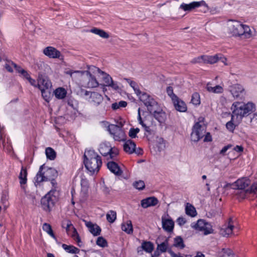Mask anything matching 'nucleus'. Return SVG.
Segmentation results:
<instances>
[{
  "instance_id": "13",
  "label": "nucleus",
  "mask_w": 257,
  "mask_h": 257,
  "mask_svg": "<svg viewBox=\"0 0 257 257\" xmlns=\"http://www.w3.org/2000/svg\"><path fill=\"white\" fill-rule=\"evenodd\" d=\"M201 6L208 8V5L205 3V2L204 1H201L200 2H193L189 4L183 3L180 5V8L185 11H190L196 8H198Z\"/></svg>"
},
{
  "instance_id": "52",
  "label": "nucleus",
  "mask_w": 257,
  "mask_h": 257,
  "mask_svg": "<svg viewBox=\"0 0 257 257\" xmlns=\"http://www.w3.org/2000/svg\"><path fill=\"white\" fill-rule=\"evenodd\" d=\"M202 231L205 235L212 233L213 229L212 228L211 225L209 223L206 222L204 228Z\"/></svg>"
},
{
  "instance_id": "42",
  "label": "nucleus",
  "mask_w": 257,
  "mask_h": 257,
  "mask_svg": "<svg viewBox=\"0 0 257 257\" xmlns=\"http://www.w3.org/2000/svg\"><path fill=\"white\" fill-rule=\"evenodd\" d=\"M42 228L44 231H46L49 235H50L52 237L55 239V236L53 233V231L52 229L51 226L47 223H45L43 224Z\"/></svg>"
},
{
  "instance_id": "20",
  "label": "nucleus",
  "mask_w": 257,
  "mask_h": 257,
  "mask_svg": "<svg viewBox=\"0 0 257 257\" xmlns=\"http://www.w3.org/2000/svg\"><path fill=\"white\" fill-rule=\"evenodd\" d=\"M136 144L131 140L126 141L123 145L124 151L129 154H131L134 153L140 154V152L136 151Z\"/></svg>"
},
{
  "instance_id": "39",
  "label": "nucleus",
  "mask_w": 257,
  "mask_h": 257,
  "mask_svg": "<svg viewBox=\"0 0 257 257\" xmlns=\"http://www.w3.org/2000/svg\"><path fill=\"white\" fill-rule=\"evenodd\" d=\"M169 247L168 240L166 239L163 242L158 244L157 250L161 251L162 252H165L167 250Z\"/></svg>"
},
{
  "instance_id": "60",
  "label": "nucleus",
  "mask_w": 257,
  "mask_h": 257,
  "mask_svg": "<svg viewBox=\"0 0 257 257\" xmlns=\"http://www.w3.org/2000/svg\"><path fill=\"white\" fill-rule=\"evenodd\" d=\"M12 62H8L5 65V68L6 69L10 72H13V70L12 67H14L13 65H11V63Z\"/></svg>"
},
{
  "instance_id": "43",
  "label": "nucleus",
  "mask_w": 257,
  "mask_h": 257,
  "mask_svg": "<svg viewBox=\"0 0 257 257\" xmlns=\"http://www.w3.org/2000/svg\"><path fill=\"white\" fill-rule=\"evenodd\" d=\"M106 219L109 223H113L116 218V213L113 210L109 211L106 214Z\"/></svg>"
},
{
  "instance_id": "45",
  "label": "nucleus",
  "mask_w": 257,
  "mask_h": 257,
  "mask_svg": "<svg viewBox=\"0 0 257 257\" xmlns=\"http://www.w3.org/2000/svg\"><path fill=\"white\" fill-rule=\"evenodd\" d=\"M85 72L86 71H74V73L76 74L71 78L75 80L83 79L85 78Z\"/></svg>"
},
{
  "instance_id": "55",
  "label": "nucleus",
  "mask_w": 257,
  "mask_h": 257,
  "mask_svg": "<svg viewBox=\"0 0 257 257\" xmlns=\"http://www.w3.org/2000/svg\"><path fill=\"white\" fill-rule=\"evenodd\" d=\"M11 65L13 66V67L16 69L17 71L20 73L21 74L22 73V71L23 72L25 70L22 68L20 66H18L14 62L11 63Z\"/></svg>"
},
{
  "instance_id": "64",
  "label": "nucleus",
  "mask_w": 257,
  "mask_h": 257,
  "mask_svg": "<svg viewBox=\"0 0 257 257\" xmlns=\"http://www.w3.org/2000/svg\"><path fill=\"white\" fill-rule=\"evenodd\" d=\"M205 138L204 139V142H210L211 141V136L210 133H207L206 134H205Z\"/></svg>"
},
{
  "instance_id": "29",
  "label": "nucleus",
  "mask_w": 257,
  "mask_h": 257,
  "mask_svg": "<svg viewBox=\"0 0 257 257\" xmlns=\"http://www.w3.org/2000/svg\"><path fill=\"white\" fill-rule=\"evenodd\" d=\"M121 229L123 231L127 234H131L133 232V228L131 220H127L125 222L122 223Z\"/></svg>"
},
{
  "instance_id": "37",
  "label": "nucleus",
  "mask_w": 257,
  "mask_h": 257,
  "mask_svg": "<svg viewBox=\"0 0 257 257\" xmlns=\"http://www.w3.org/2000/svg\"><path fill=\"white\" fill-rule=\"evenodd\" d=\"M239 123H237L236 122V118L234 117V120H232V119L228 121L226 124V128L230 132H232L235 126H237Z\"/></svg>"
},
{
  "instance_id": "7",
  "label": "nucleus",
  "mask_w": 257,
  "mask_h": 257,
  "mask_svg": "<svg viewBox=\"0 0 257 257\" xmlns=\"http://www.w3.org/2000/svg\"><path fill=\"white\" fill-rule=\"evenodd\" d=\"M203 119L204 118L200 117L199 122L194 124L191 135V139L192 141L198 142L206 134V126L203 123Z\"/></svg>"
},
{
  "instance_id": "24",
  "label": "nucleus",
  "mask_w": 257,
  "mask_h": 257,
  "mask_svg": "<svg viewBox=\"0 0 257 257\" xmlns=\"http://www.w3.org/2000/svg\"><path fill=\"white\" fill-rule=\"evenodd\" d=\"M158 203V200L155 197H150L141 201V206L144 208L154 206Z\"/></svg>"
},
{
  "instance_id": "44",
  "label": "nucleus",
  "mask_w": 257,
  "mask_h": 257,
  "mask_svg": "<svg viewBox=\"0 0 257 257\" xmlns=\"http://www.w3.org/2000/svg\"><path fill=\"white\" fill-rule=\"evenodd\" d=\"M173 245L181 249L183 248L185 246L183 239L180 236H177L174 238Z\"/></svg>"
},
{
  "instance_id": "18",
  "label": "nucleus",
  "mask_w": 257,
  "mask_h": 257,
  "mask_svg": "<svg viewBox=\"0 0 257 257\" xmlns=\"http://www.w3.org/2000/svg\"><path fill=\"white\" fill-rule=\"evenodd\" d=\"M154 245L150 241H144L142 243L140 247H138L137 251L139 254H143V250H145L147 252L151 253L153 250Z\"/></svg>"
},
{
  "instance_id": "63",
  "label": "nucleus",
  "mask_w": 257,
  "mask_h": 257,
  "mask_svg": "<svg viewBox=\"0 0 257 257\" xmlns=\"http://www.w3.org/2000/svg\"><path fill=\"white\" fill-rule=\"evenodd\" d=\"M231 147V145H228L224 147L222 150L220 151V153L221 154L224 155V154Z\"/></svg>"
},
{
  "instance_id": "51",
  "label": "nucleus",
  "mask_w": 257,
  "mask_h": 257,
  "mask_svg": "<svg viewBox=\"0 0 257 257\" xmlns=\"http://www.w3.org/2000/svg\"><path fill=\"white\" fill-rule=\"evenodd\" d=\"M42 93V96L44 98V99L47 101H48L50 97V89L47 90L46 89H41L40 90Z\"/></svg>"
},
{
  "instance_id": "49",
  "label": "nucleus",
  "mask_w": 257,
  "mask_h": 257,
  "mask_svg": "<svg viewBox=\"0 0 257 257\" xmlns=\"http://www.w3.org/2000/svg\"><path fill=\"white\" fill-rule=\"evenodd\" d=\"M248 194H254L257 195V181L252 183L249 187Z\"/></svg>"
},
{
  "instance_id": "34",
  "label": "nucleus",
  "mask_w": 257,
  "mask_h": 257,
  "mask_svg": "<svg viewBox=\"0 0 257 257\" xmlns=\"http://www.w3.org/2000/svg\"><path fill=\"white\" fill-rule=\"evenodd\" d=\"M90 32L93 34L99 36L102 38L107 39L109 38V35L103 30L97 28H93L90 30Z\"/></svg>"
},
{
  "instance_id": "19",
  "label": "nucleus",
  "mask_w": 257,
  "mask_h": 257,
  "mask_svg": "<svg viewBox=\"0 0 257 257\" xmlns=\"http://www.w3.org/2000/svg\"><path fill=\"white\" fill-rule=\"evenodd\" d=\"M229 91L234 98H238L243 92L244 88L241 85L235 84L229 87Z\"/></svg>"
},
{
  "instance_id": "16",
  "label": "nucleus",
  "mask_w": 257,
  "mask_h": 257,
  "mask_svg": "<svg viewBox=\"0 0 257 257\" xmlns=\"http://www.w3.org/2000/svg\"><path fill=\"white\" fill-rule=\"evenodd\" d=\"M44 54L50 58H60L61 54L54 47H47L43 50Z\"/></svg>"
},
{
  "instance_id": "54",
  "label": "nucleus",
  "mask_w": 257,
  "mask_h": 257,
  "mask_svg": "<svg viewBox=\"0 0 257 257\" xmlns=\"http://www.w3.org/2000/svg\"><path fill=\"white\" fill-rule=\"evenodd\" d=\"M202 62L204 63V55L195 58L193 59L191 61V63L194 64Z\"/></svg>"
},
{
  "instance_id": "56",
  "label": "nucleus",
  "mask_w": 257,
  "mask_h": 257,
  "mask_svg": "<svg viewBox=\"0 0 257 257\" xmlns=\"http://www.w3.org/2000/svg\"><path fill=\"white\" fill-rule=\"evenodd\" d=\"M73 225L71 224V223L70 221H68L66 227V230L67 233V234H70V232L71 231V230L74 228Z\"/></svg>"
},
{
  "instance_id": "59",
  "label": "nucleus",
  "mask_w": 257,
  "mask_h": 257,
  "mask_svg": "<svg viewBox=\"0 0 257 257\" xmlns=\"http://www.w3.org/2000/svg\"><path fill=\"white\" fill-rule=\"evenodd\" d=\"M28 80L29 81V83L31 84V85L35 87H38V81L36 82V81L35 79L32 78L31 77H29Z\"/></svg>"
},
{
  "instance_id": "4",
  "label": "nucleus",
  "mask_w": 257,
  "mask_h": 257,
  "mask_svg": "<svg viewBox=\"0 0 257 257\" xmlns=\"http://www.w3.org/2000/svg\"><path fill=\"white\" fill-rule=\"evenodd\" d=\"M229 33L235 36H242L244 38L251 37V32L249 27L241 24L239 22L230 20L227 24Z\"/></svg>"
},
{
  "instance_id": "1",
  "label": "nucleus",
  "mask_w": 257,
  "mask_h": 257,
  "mask_svg": "<svg viewBox=\"0 0 257 257\" xmlns=\"http://www.w3.org/2000/svg\"><path fill=\"white\" fill-rule=\"evenodd\" d=\"M231 109L232 119L234 120L236 117L237 123H239L243 117L248 116L255 110V105L250 102L245 103L236 101L232 104Z\"/></svg>"
},
{
  "instance_id": "61",
  "label": "nucleus",
  "mask_w": 257,
  "mask_h": 257,
  "mask_svg": "<svg viewBox=\"0 0 257 257\" xmlns=\"http://www.w3.org/2000/svg\"><path fill=\"white\" fill-rule=\"evenodd\" d=\"M221 58H219V61L222 62L225 65H228L229 63L227 62V59L224 57L222 54H219Z\"/></svg>"
},
{
  "instance_id": "36",
  "label": "nucleus",
  "mask_w": 257,
  "mask_h": 257,
  "mask_svg": "<svg viewBox=\"0 0 257 257\" xmlns=\"http://www.w3.org/2000/svg\"><path fill=\"white\" fill-rule=\"evenodd\" d=\"M54 93L57 98L63 99L66 96L67 92L64 88L60 87L55 90Z\"/></svg>"
},
{
  "instance_id": "25",
  "label": "nucleus",
  "mask_w": 257,
  "mask_h": 257,
  "mask_svg": "<svg viewBox=\"0 0 257 257\" xmlns=\"http://www.w3.org/2000/svg\"><path fill=\"white\" fill-rule=\"evenodd\" d=\"M85 77H86L88 79V82L87 83V86L89 88H95L98 86L99 83L98 81L96 80L95 77L92 76L91 73L86 71Z\"/></svg>"
},
{
  "instance_id": "35",
  "label": "nucleus",
  "mask_w": 257,
  "mask_h": 257,
  "mask_svg": "<svg viewBox=\"0 0 257 257\" xmlns=\"http://www.w3.org/2000/svg\"><path fill=\"white\" fill-rule=\"evenodd\" d=\"M68 234L71 236L76 241L79 246H81L82 242L77 230L75 228H73L70 232V234Z\"/></svg>"
},
{
  "instance_id": "14",
  "label": "nucleus",
  "mask_w": 257,
  "mask_h": 257,
  "mask_svg": "<svg viewBox=\"0 0 257 257\" xmlns=\"http://www.w3.org/2000/svg\"><path fill=\"white\" fill-rule=\"evenodd\" d=\"M150 113H152L154 118L160 123H165L167 119V115L159 106L158 107L154 109V110H152V112H150Z\"/></svg>"
},
{
  "instance_id": "40",
  "label": "nucleus",
  "mask_w": 257,
  "mask_h": 257,
  "mask_svg": "<svg viewBox=\"0 0 257 257\" xmlns=\"http://www.w3.org/2000/svg\"><path fill=\"white\" fill-rule=\"evenodd\" d=\"M45 154L48 159L53 160L56 158V152L51 148L48 147L46 149Z\"/></svg>"
},
{
  "instance_id": "26",
  "label": "nucleus",
  "mask_w": 257,
  "mask_h": 257,
  "mask_svg": "<svg viewBox=\"0 0 257 257\" xmlns=\"http://www.w3.org/2000/svg\"><path fill=\"white\" fill-rule=\"evenodd\" d=\"M174 105L176 109L180 112H185L187 110V106L185 103L177 97L173 100Z\"/></svg>"
},
{
  "instance_id": "27",
  "label": "nucleus",
  "mask_w": 257,
  "mask_h": 257,
  "mask_svg": "<svg viewBox=\"0 0 257 257\" xmlns=\"http://www.w3.org/2000/svg\"><path fill=\"white\" fill-rule=\"evenodd\" d=\"M139 122L140 124L142 125V127L144 128L145 131L146 132L149 133L150 134H151V130L149 126V124L148 122V120L147 118H145L144 120H143L141 116V109L139 108L138 109V117Z\"/></svg>"
},
{
  "instance_id": "50",
  "label": "nucleus",
  "mask_w": 257,
  "mask_h": 257,
  "mask_svg": "<svg viewBox=\"0 0 257 257\" xmlns=\"http://www.w3.org/2000/svg\"><path fill=\"white\" fill-rule=\"evenodd\" d=\"M96 244L99 246L104 247L107 246V241L103 237H98L96 240Z\"/></svg>"
},
{
  "instance_id": "21",
  "label": "nucleus",
  "mask_w": 257,
  "mask_h": 257,
  "mask_svg": "<svg viewBox=\"0 0 257 257\" xmlns=\"http://www.w3.org/2000/svg\"><path fill=\"white\" fill-rule=\"evenodd\" d=\"M27 175L28 173L26 168L24 166H22L18 178L20 180L21 187L24 190H25V185L27 182Z\"/></svg>"
},
{
  "instance_id": "11",
  "label": "nucleus",
  "mask_w": 257,
  "mask_h": 257,
  "mask_svg": "<svg viewBox=\"0 0 257 257\" xmlns=\"http://www.w3.org/2000/svg\"><path fill=\"white\" fill-rule=\"evenodd\" d=\"M141 101L147 107L149 112H152L154 109L158 107L157 102L150 95L145 93L142 92V94L138 96Z\"/></svg>"
},
{
  "instance_id": "2",
  "label": "nucleus",
  "mask_w": 257,
  "mask_h": 257,
  "mask_svg": "<svg viewBox=\"0 0 257 257\" xmlns=\"http://www.w3.org/2000/svg\"><path fill=\"white\" fill-rule=\"evenodd\" d=\"M83 162L91 175L97 173L102 165L101 157L92 150L85 151Z\"/></svg>"
},
{
  "instance_id": "15",
  "label": "nucleus",
  "mask_w": 257,
  "mask_h": 257,
  "mask_svg": "<svg viewBox=\"0 0 257 257\" xmlns=\"http://www.w3.org/2000/svg\"><path fill=\"white\" fill-rule=\"evenodd\" d=\"M233 228L232 218H230L228 223L222 226L220 229V233L222 236L227 237L232 233Z\"/></svg>"
},
{
  "instance_id": "47",
  "label": "nucleus",
  "mask_w": 257,
  "mask_h": 257,
  "mask_svg": "<svg viewBox=\"0 0 257 257\" xmlns=\"http://www.w3.org/2000/svg\"><path fill=\"white\" fill-rule=\"evenodd\" d=\"M191 102L195 105L199 104L200 103V95L197 92H195L192 94Z\"/></svg>"
},
{
  "instance_id": "48",
  "label": "nucleus",
  "mask_w": 257,
  "mask_h": 257,
  "mask_svg": "<svg viewBox=\"0 0 257 257\" xmlns=\"http://www.w3.org/2000/svg\"><path fill=\"white\" fill-rule=\"evenodd\" d=\"M133 186L136 189L141 190L145 188V184L143 181L139 180L133 183Z\"/></svg>"
},
{
  "instance_id": "22",
  "label": "nucleus",
  "mask_w": 257,
  "mask_h": 257,
  "mask_svg": "<svg viewBox=\"0 0 257 257\" xmlns=\"http://www.w3.org/2000/svg\"><path fill=\"white\" fill-rule=\"evenodd\" d=\"M162 227L166 231L171 232L173 231L174 226V222L173 220L169 218H162Z\"/></svg>"
},
{
  "instance_id": "31",
  "label": "nucleus",
  "mask_w": 257,
  "mask_h": 257,
  "mask_svg": "<svg viewBox=\"0 0 257 257\" xmlns=\"http://www.w3.org/2000/svg\"><path fill=\"white\" fill-rule=\"evenodd\" d=\"M185 212L187 215L191 217H195L197 215L195 208L189 203H187L186 205Z\"/></svg>"
},
{
  "instance_id": "32",
  "label": "nucleus",
  "mask_w": 257,
  "mask_h": 257,
  "mask_svg": "<svg viewBox=\"0 0 257 257\" xmlns=\"http://www.w3.org/2000/svg\"><path fill=\"white\" fill-rule=\"evenodd\" d=\"M97 71L98 72L102 75V79L103 81L105 83V85L106 86H108V85H110V83L112 82V79L111 77V76L108 75V74L105 73L104 72L101 71L99 69L97 68Z\"/></svg>"
},
{
  "instance_id": "62",
  "label": "nucleus",
  "mask_w": 257,
  "mask_h": 257,
  "mask_svg": "<svg viewBox=\"0 0 257 257\" xmlns=\"http://www.w3.org/2000/svg\"><path fill=\"white\" fill-rule=\"evenodd\" d=\"M137 133L133 131V128L130 130L128 135L131 138H135L137 137Z\"/></svg>"
},
{
  "instance_id": "5",
  "label": "nucleus",
  "mask_w": 257,
  "mask_h": 257,
  "mask_svg": "<svg viewBox=\"0 0 257 257\" xmlns=\"http://www.w3.org/2000/svg\"><path fill=\"white\" fill-rule=\"evenodd\" d=\"M250 180L243 177L237 180L233 183V189L236 190L235 195L238 199H243L248 195L249 185H250Z\"/></svg>"
},
{
  "instance_id": "23",
  "label": "nucleus",
  "mask_w": 257,
  "mask_h": 257,
  "mask_svg": "<svg viewBox=\"0 0 257 257\" xmlns=\"http://www.w3.org/2000/svg\"><path fill=\"white\" fill-rule=\"evenodd\" d=\"M85 224L88 228L89 231L94 235L97 236L100 234L101 231L100 227L96 224H94L90 221L84 220Z\"/></svg>"
},
{
  "instance_id": "3",
  "label": "nucleus",
  "mask_w": 257,
  "mask_h": 257,
  "mask_svg": "<svg viewBox=\"0 0 257 257\" xmlns=\"http://www.w3.org/2000/svg\"><path fill=\"white\" fill-rule=\"evenodd\" d=\"M57 176L58 172L56 169L43 165L40 166L39 170L34 178L35 185L37 186L43 182L50 181L52 186L55 188L56 182L55 179Z\"/></svg>"
},
{
  "instance_id": "58",
  "label": "nucleus",
  "mask_w": 257,
  "mask_h": 257,
  "mask_svg": "<svg viewBox=\"0 0 257 257\" xmlns=\"http://www.w3.org/2000/svg\"><path fill=\"white\" fill-rule=\"evenodd\" d=\"M110 85H108L107 86L111 87L112 89L114 90H118L119 89V86L117 84V83L116 82H114L113 80H112V82H110Z\"/></svg>"
},
{
  "instance_id": "8",
  "label": "nucleus",
  "mask_w": 257,
  "mask_h": 257,
  "mask_svg": "<svg viewBox=\"0 0 257 257\" xmlns=\"http://www.w3.org/2000/svg\"><path fill=\"white\" fill-rule=\"evenodd\" d=\"M80 95L95 106L100 105L103 100V96L96 92H91L81 89L80 91Z\"/></svg>"
},
{
  "instance_id": "53",
  "label": "nucleus",
  "mask_w": 257,
  "mask_h": 257,
  "mask_svg": "<svg viewBox=\"0 0 257 257\" xmlns=\"http://www.w3.org/2000/svg\"><path fill=\"white\" fill-rule=\"evenodd\" d=\"M167 92L168 95L171 98L172 100H173L177 97H178L174 93L173 89L171 86H168L167 88Z\"/></svg>"
},
{
  "instance_id": "17",
  "label": "nucleus",
  "mask_w": 257,
  "mask_h": 257,
  "mask_svg": "<svg viewBox=\"0 0 257 257\" xmlns=\"http://www.w3.org/2000/svg\"><path fill=\"white\" fill-rule=\"evenodd\" d=\"M107 166L110 171L116 176H120L122 174V171L120 166L114 161H109L107 164Z\"/></svg>"
},
{
  "instance_id": "33",
  "label": "nucleus",
  "mask_w": 257,
  "mask_h": 257,
  "mask_svg": "<svg viewBox=\"0 0 257 257\" xmlns=\"http://www.w3.org/2000/svg\"><path fill=\"white\" fill-rule=\"evenodd\" d=\"M219 257H234V253L229 248H222L218 252Z\"/></svg>"
},
{
  "instance_id": "41",
  "label": "nucleus",
  "mask_w": 257,
  "mask_h": 257,
  "mask_svg": "<svg viewBox=\"0 0 257 257\" xmlns=\"http://www.w3.org/2000/svg\"><path fill=\"white\" fill-rule=\"evenodd\" d=\"M205 223L206 222L204 220L200 219L198 220L197 223H196L195 224L193 225L192 224V226L196 230L202 231L204 228Z\"/></svg>"
},
{
  "instance_id": "57",
  "label": "nucleus",
  "mask_w": 257,
  "mask_h": 257,
  "mask_svg": "<svg viewBox=\"0 0 257 257\" xmlns=\"http://www.w3.org/2000/svg\"><path fill=\"white\" fill-rule=\"evenodd\" d=\"M186 219L183 217H179L177 220V222L180 226L183 225L186 223Z\"/></svg>"
},
{
  "instance_id": "10",
  "label": "nucleus",
  "mask_w": 257,
  "mask_h": 257,
  "mask_svg": "<svg viewBox=\"0 0 257 257\" xmlns=\"http://www.w3.org/2000/svg\"><path fill=\"white\" fill-rule=\"evenodd\" d=\"M107 131L115 141H124L125 140L126 135L122 128L117 125L109 124L107 126Z\"/></svg>"
},
{
  "instance_id": "38",
  "label": "nucleus",
  "mask_w": 257,
  "mask_h": 257,
  "mask_svg": "<svg viewBox=\"0 0 257 257\" xmlns=\"http://www.w3.org/2000/svg\"><path fill=\"white\" fill-rule=\"evenodd\" d=\"M62 247L69 253H78L79 252V249L78 248L72 245H68L65 244H63Z\"/></svg>"
},
{
  "instance_id": "46",
  "label": "nucleus",
  "mask_w": 257,
  "mask_h": 257,
  "mask_svg": "<svg viewBox=\"0 0 257 257\" xmlns=\"http://www.w3.org/2000/svg\"><path fill=\"white\" fill-rule=\"evenodd\" d=\"M126 80L127 82L130 84V86L134 89V91H135V93L138 96L142 94V92L138 88L137 84L135 81H132L127 79H126Z\"/></svg>"
},
{
  "instance_id": "12",
  "label": "nucleus",
  "mask_w": 257,
  "mask_h": 257,
  "mask_svg": "<svg viewBox=\"0 0 257 257\" xmlns=\"http://www.w3.org/2000/svg\"><path fill=\"white\" fill-rule=\"evenodd\" d=\"M38 88L41 89H50L52 87V83L48 77L42 74H39L38 79Z\"/></svg>"
},
{
  "instance_id": "9",
  "label": "nucleus",
  "mask_w": 257,
  "mask_h": 257,
  "mask_svg": "<svg viewBox=\"0 0 257 257\" xmlns=\"http://www.w3.org/2000/svg\"><path fill=\"white\" fill-rule=\"evenodd\" d=\"M99 151L103 156L106 157L107 159L115 160L118 155V150L115 147H112L109 143L104 142L100 144Z\"/></svg>"
},
{
  "instance_id": "30",
  "label": "nucleus",
  "mask_w": 257,
  "mask_h": 257,
  "mask_svg": "<svg viewBox=\"0 0 257 257\" xmlns=\"http://www.w3.org/2000/svg\"><path fill=\"white\" fill-rule=\"evenodd\" d=\"M207 90L210 92L214 93H221L223 92V89L220 85H216L214 87L210 86L209 83H208L206 86Z\"/></svg>"
},
{
  "instance_id": "28",
  "label": "nucleus",
  "mask_w": 257,
  "mask_h": 257,
  "mask_svg": "<svg viewBox=\"0 0 257 257\" xmlns=\"http://www.w3.org/2000/svg\"><path fill=\"white\" fill-rule=\"evenodd\" d=\"M221 58L219 54H216L214 56H207L204 55V63L214 64L218 62Z\"/></svg>"
},
{
  "instance_id": "6",
  "label": "nucleus",
  "mask_w": 257,
  "mask_h": 257,
  "mask_svg": "<svg viewBox=\"0 0 257 257\" xmlns=\"http://www.w3.org/2000/svg\"><path fill=\"white\" fill-rule=\"evenodd\" d=\"M58 192L55 189H52L41 199V205L43 209L50 211L58 200Z\"/></svg>"
}]
</instances>
